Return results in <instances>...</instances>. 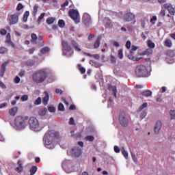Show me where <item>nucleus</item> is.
I'll return each mask as SVG.
<instances>
[{"mask_svg": "<svg viewBox=\"0 0 175 175\" xmlns=\"http://www.w3.org/2000/svg\"><path fill=\"white\" fill-rule=\"evenodd\" d=\"M49 77V73L45 68L35 71L32 75L33 81L36 84H42Z\"/></svg>", "mask_w": 175, "mask_h": 175, "instance_id": "f257e3e1", "label": "nucleus"}, {"mask_svg": "<svg viewBox=\"0 0 175 175\" xmlns=\"http://www.w3.org/2000/svg\"><path fill=\"white\" fill-rule=\"evenodd\" d=\"M59 137V133L51 130L45 133L44 136V141L46 146H50V144L54 142L55 139H58Z\"/></svg>", "mask_w": 175, "mask_h": 175, "instance_id": "f03ea898", "label": "nucleus"}, {"mask_svg": "<svg viewBox=\"0 0 175 175\" xmlns=\"http://www.w3.org/2000/svg\"><path fill=\"white\" fill-rule=\"evenodd\" d=\"M28 116L23 117L21 116H16L14 119V125L18 129H24L27 126Z\"/></svg>", "mask_w": 175, "mask_h": 175, "instance_id": "7ed1b4c3", "label": "nucleus"}, {"mask_svg": "<svg viewBox=\"0 0 175 175\" xmlns=\"http://www.w3.org/2000/svg\"><path fill=\"white\" fill-rule=\"evenodd\" d=\"M135 75L137 77H148V70L146 66L139 65L135 68Z\"/></svg>", "mask_w": 175, "mask_h": 175, "instance_id": "20e7f679", "label": "nucleus"}, {"mask_svg": "<svg viewBox=\"0 0 175 175\" xmlns=\"http://www.w3.org/2000/svg\"><path fill=\"white\" fill-rule=\"evenodd\" d=\"M119 122L122 126H128V124H129V119L125 112H120L119 115Z\"/></svg>", "mask_w": 175, "mask_h": 175, "instance_id": "39448f33", "label": "nucleus"}, {"mask_svg": "<svg viewBox=\"0 0 175 175\" xmlns=\"http://www.w3.org/2000/svg\"><path fill=\"white\" fill-rule=\"evenodd\" d=\"M30 129H39V120L35 117H30L29 119Z\"/></svg>", "mask_w": 175, "mask_h": 175, "instance_id": "423d86ee", "label": "nucleus"}, {"mask_svg": "<svg viewBox=\"0 0 175 175\" xmlns=\"http://www.w3.org/2000/svg\"><path fill=\"white\" fill-rule=\"evenodd\" d=\"M70 17L74 20V21L77 24V23H80V19L79 18V11L76 10H70L69 11Z\"/></svg>", "mask_w": 175, "mask_h": 175, "instance_id": "0eeeda50", "label": "nucleus"}, {"mask_svg": "<svg viewBox=\"0 0 175 175\" xmlns=\"http://www.w3.org/2000/svg\"><path fill=\"white\" fill-rule=\"evenodd\" d=\"M82 21L84 25H85L87 27H90V24H92V21H91V16H90L88 13L83 14Z\"/></svg>", "mask_w": 175, "mask_h": 175, "instance_id": "6e6552de", "label": "nucleus"}, {"mask_svg": "<svg viewBox=\"0 0 175 175\" xmlns=\"http://www.w3.org/2000/svg\"><path fill=\"white\" fill-rule=\"evenodd\" d=\"M62 46L63 48V54H64V55H66V53H65V51H67L68 53L72 51V47L70 46V45H69V43L68 42V41L62 40Z\"/></svg>", "mask_w": 175, "mask_h": 175, "instance_id": "1a4fd4ad", "label": "nucleus"}, {"mask_svg": "<svg viewBox=\"0 0 175 175\" xmlns=\"http://www.w3.org/2000/svg\"><path fill=\"white\" fill-rule=\"evenodd\" d=\"M70 154L72 157H75V158H79L80 155H81V149L79 147H74L70 150Z\"/></svg>", "mask_w": 175, "mask_h": 175, "instance_id": "9d476101", "label": "nucleus"}, {"mask_svg": "<svg viewBox=\"0 0 175 175\" xmlns=\"http://www.w3.org/2000/svg\"><path fill=\"white\" fill-rule=\"evenodd\" d=\"M10 25H14L18 22V14L15 13L10 16L9 18Z\"/></svg>", "mask_w": 175, "mask_h": 175, "instance_id": "9b49d317", "label": "nucleus"}, {"mask_svg": "<svg viewBox=\"0 0 175 175\" xmlns=\"http://www.w3.org/2000/svg\"><path fill=\"white\" fill-rule=\"evenodd\" d=\"M163 8L167 9V10H168L170 14H171L172 16H174L175 10H174V8H173V5L172 4L165 3L163 5Z\"/></svg>", "mask_w": 175, "mask_h": 175, "instance_id": "f8f14e48", "label": "nucleus"}, {"mask_svg": "<svg viewBox=\"0 0 175 175\" xmlns=\"http://www.w3.org/2000/svg\"><path fill=\"white\" fill-rule=\"evenodd\" d=\"M134 18L135 14H132V12H127L124 16V20L126 22L133 21Z\"/></svg>", "mask_w": 175, "mask_h": 175, "instance_id": "ddd939ff", "label": "nucleus"}, {"mask_svg": "<svg viewBox=\"0 0 175 175\" xmlns=\"http://www.w3.org/2000/svg\"><path fill=\"white\" fill-rule=\"evenodd\" d=\"M175 55L173 51H168L167 53V61H170L172 64L174 61Z\"/></svg>", "mask_w": 175, "mask_h": 175, "instance_id": "4468645a", "label": "nucleus"}, {"mask_svg": "<svg viewBox=\"0 0 175 175\" xmlns=\"http://www.w3.org/2000/svg\"><path fill=\"white\" fill-rule=\"evenodd\" d=\"M161 128H162V122H161V120H158L156 124L154 125V133L156 135H158Z\"/></svg>", "mask_w": 175, "mask_h": 175, "instance_id": "2eb2a0df", "label": "nucleus"}, {"mask_svg": "<svg viewBox=\"0 0 175 175\" xmlns=\"http://www.w3.org/2000/svg\"><path fill=\"white\" fill-rule=\"evenodd\" d=\"M71 46L73 47L75 51H77L78 53H80V51H81V49H80L79 43H77L76 40H71Z\"/></svg>", "mask_w": 175, "mask_h": 175, "instance_id": "dca6fc26", "label": "nucleus"}, {"mask_svg": "<svg viewBox=\"0 0 175 175\" xmlns=\"http://www.w3.org/2000/svg\"><path fill=\"white\" fill-rule=\"evenodd\" d=\"M44 97L42 98V103L43 105H44V106H46V105H47L49 103V100L50 99V96L49 95V92H44Z\"/></svg>", "mask_w": 175, "mask_h": 175, "instance_id": "f3484780", "label": "nucleus"}, {"mask_svg": "<svg viewBox=\"0 0 175 175\" xmlns=\"http://www.w3.org/2000/svg\"><path fill=\"white\" fill-rule=\"evenodd\" d=\"M8 65V62H4L2 65H1V68L0 70V77H3V75H5V72H6V66Z\"/></svg>", "mask_w": 175, "mask_h": 175, "instance_id": "a211bd4d", "label": "nucleus"}, {"mask_svg": "<svg viewBox=\"0 0 175 175\" xmlns=\"http://www.w3.org/2000/svg\"><path fill=\"white\" fill-rule=\"evenodd\" d=\"M100 40H102V36H99L94 44V49H99L100 46Z\"/></svg>", "mask_w": 175, "mask_h": 175, "instance_id": "6ab92c4d", "label": "nucleus"}, {"mask_svg": "<svg viewBox=\"0 0 175 175\" xmlns=\"http://www.w3.org/2000/svg\"><path fill=\"white\" fill-rule=\"evenodd\" d=\"M17 111H18V108L16 107L10 109L9 113L10 116H12V117H14L16 114H17Z\"/></svg>", "mask_w": 175, "mask_h": 175, "instance_id": "aec40b11", "label": "nucleus"}, {"mask_svg": "<svg viewBox=\"0 0 175 175\" xmlns=\"http://www.w3.org/2000/svg\"><path fill=\"white\" fill-rule=\"evenodd\" d=\"M18 167H17L15 170L16 172H17L18 173H21V172H23V170H24V168L23 167V163H21V161H18Z\"/></svg>", "mask_w": 175, "mask_h": 175, "instance_id": "412c9836", "label": "nucleus"}, {"mask_svg": "<svg viewBox=\"0 0 175 175\" xmlns=\"http://www.w3.org/2000/svg\"><path fill=\"white\" fill-rule=\"evenodd\" d=\"M141 95L142 96H146V97L151 96V95H152V92L150 90H146L141 92Z\"/></svg>", "mask_w": 175, "mask_h": 175, "instance_id": "4be33fe9", "label": "nucleus"}, {"mask_svg": "<svg viewBox=\"0 0 175 175\" xmlns=\"http://www.w3.org/2000/svg\"><path fill=\"white\" fill-rule=\"evenodd\" d=\"M152 49L151 48H148L142 53V55H150L152 53Z\"/></svg>", "mask_w": 175, "mask_h": 175, "instance_id": "5701e85b", "label": "nucleus"}, {"mask_svg": "<svg viewBox=\"0 0 175 175\" xmlns=\"http://www.w3.org/2000/svg\"><path fill=\"white\" fill-rule=\"evenodd\" d=\"M71 137H73L74 139H79V137H81V133H75V131H72Z\"/></svg>", "mask_w": 175, "mask_h": 175, "instance_id": "b1692460", "label": "nucleus"}, {"mask_svg": "<svg viewBox=\"0 0 175 175\" xmlns=\"http://www.w3.org/2000/svg\"><path fill=\"white\" fill-rule=\"evenodd\" d=\"M31 36V43H33V44H36L37 43L36 40H38V36L33 33Z\"/></svg>", "mask_w": 175, "mask_h": 175, "instance_id": "393cba45", "label": "nucleus"}, {"mask_svg": "<svg viewBox=\"0 0 175 175\" xmlns=\"http://www.w3.org/2000/svg\"><path fill=\"white\" fill-rule=\"evenodd\" d=\"M38 172V167L36 165H33L30 170H29V172H30V175H33L35 174V173H36Z\"/></svg>", "mask_w": 175, "mask_h": 175, "instance_id": "a878e982", "label": "nucleus"}, {"mask_svg": "<svg viewBox=\"0 0 175 175\" xmlns=\"http://www.w3.org/2000/svg\"><path fill=\"white\" fill-rule=\"evenodd\" d=\"M111 88H112V92H113L115 98H117V87L116 86L112 87L111 85H109L108 87L109 90H111Z\"/></svg>", "mask_w": 175, "mask_h": 175, "instance_id": "bb28decb", "label": "nucleus"}, {"mask_svg": "<svg viewBox=\"0 0 175 175\" xmlns=\"http://www.w3.org/2000/svg\"><path fill=\"white\" fill-rule=\"evenodd\" d=\"M164 45L165 46V47H172V40H170V39L169 38L165 39L164 42Z\"/></svg>", "mask_w": 175, "mask_h": 175, "instance_id": "cd10ccee", "label": "nucleus"}, {"mask_svg": "<svg viewBox=\"0 0 175 175\" xmlns=\"http://www.w3.org/2000/svg\"><path fill=\"white\" fill-rule=\"evenodd\" d=\"M121 151H122V154L123 157L125 158V159H128V157H129V154L126 152V150H125V148L124 147H122L121 148Z\"/></svg>", "mask_w": 175, "mask_h": 175, "instance_id": "c85d7f7f", "label": "nucleus"}, {"mask_svg": "<svg viewBox=\"0 0 175 175\" xmlns=\"http://www.w3.org/2000/svg\"><path fill=\"white\" fill-rule=\"evenodd\" d=\"M49 52H50V48L47 46L42 48L40 50L41 54H47V53H49Z\"/></svg>", "mask_w": 175, "mask_h": 175, "instance_id": "c756f323", "label": "nucleus"}, {"mask_svg": "<svg viewBox=\"0 0 175 175\" xmlns=\"http://www.w3.org/2000/svg\"><path fill=\"white\" fill-rule=\"evenodd\" d=\"M55 21V18L49 17V18L46 19V23H47L49 25L53 24Z\"/></svg>", "mask_w": 175, "mask_h": 175, "instance_id": "7c9ffc66", "label": "nucleus"}, {"mask_svg": "<svg viewBox=\"0 0 175 175\" xmlns=\"http://www.w3.org/2000/svg\"><path fill=\"white\" fill-rule=\"evenodd\" d=\"M77 68H78L79 70H80L81 75H84V73H85V68L82 67L81 64H78Z\"/></svg>", "mask_w": 175, "mask_h": 175, "instance_id": "2f4dec72", "label": "nucleus"}, {"mask_svg": "<svg viewBox=\"0 0 175 175\" xmlns=\"http://www.w3.org/2000/svg\"><path fill=\"white\" fill-rule=\"evenodd\" d=\"M148 46L149 49H154L155 48V44L151 41V40H148Z\"/></svg>", "mask_w": 175, "mask_h": 175, "instance_id": "473e14b6", "label": "nucleus"}, {"mask_svg": "<svg viewBox=\"0 0 175 175\" xmlns=\"http://www.w3.org/2000/svg\"><path fill=\"white\" fill-rule=\"evenodd\" d=\"M85 140H86V142H94V140H95V137L92 135H88L85 137Z\"/></svg>", "mask_w": 175, "mask_h": 175, "instance_id": "72a5a7b5", "label": "nucleus"}, {"mask_svg": "<svg viewBox=\"0 0 175 175\" xmlns=\"http://www.w3.org/2000/svg\"><path fill=\"white\" fill-rule=\"evenodd\" d=\"M44 16H46V13H44V12L41 13V14L40 15V16L38 17V19L37 21L38 24H40V23H42V20H43V18H44Z\"/></svg>", "mask_w": 175, "mask_h": 175, "instance_id": "f704fd0d", "label": "nucleus"}, {"mask_svg": "<svg viewBox=\"0 0 175 175\" xmlns=\"http://www.w3.org/2000/svg\"><path fill=\"white\" fill-rule=\"evenodd\" d=\"M130 152L131 154V157H132L133 161L135 163H137V157H136V155L135 154V153H133V152H132V150H131Z\"/></svg>", "mask_w": 175, "mask_h": 175, "instance_id": "c9c22d12", "label": "nucleus"}, {"mask_svg": "<svg viewBox=\"0 0 175 175\" xmlns=\"http://www.w3.org/2000/svg\"><path fill=\"white\" fill-rule=\"evenodd\" d=\"M25 65H27V66H33V65H35V61L28 60L26 62Z\"/></svg>", "mask_w": 175, "mask_h": 175, "instance_id": "e433bc0d", "label": "nucleus"}, {"mask_svg": "<svg viewBox=\"0 0 175 175\" xmlns=\"http://www.w3.org/2000/svg\"><path fill=\"white\" fill-rule=\"evenodd\" d=\"M46 113H47V109L46 108L42 109L39 111L40 116H46Z\"/></svg>", "mask_w": 175, "mask_h": 175, "instance_id": "4c0bfd02", "label": "nucleus"}, {"mask_svg": "<svg viewBox=\"0 0 175 175\" xmlns=\"http://www.w3.org/2000/svg\"><path fill=\"white\" fill-rule=\"evenodd\" d=\"M29 16V12L26 11L23 15V21L26 22L28 20V17Z\"/></svg>", "mask_w": 175, "mask_h": 175, "instance_id": "58836bf2", "label": "nucleus"}, {"mask_svg": "<svg viewBox=\"0 0 175 175\" xmlns=\"http://www.w3.org/2000/svg\"><path fill=\"white\" fill-rule=\"evenodd\" d=\"M58 25L60 28H64L65 27V21L64 20H59Z\"/></svg>", "mask_w": 175, "mask_h": 175, "instance_id": "ea45409f", "label": "nucleus"}, {"mask_svg": "<svg viewBox=\"0 0 175 175\" xmlns=\"http://www.w3.org/2000/svg\"><path fill=\"white\" fill-rule=\"evenodd\" d=\"M38 9H39L38 5H36L33 6V16H36V14H38Z\"/></svg>", "mask_w": 175, "mask_h": 175, "instance_id": "a19ab883", "label": "nucleus"}, {"mask_svg": "<svg viewBox=\"0 0 175 175\" xmlns=\"http://www.w3.org/2000/svg\"><path fill=\"white\" fill-rule=\"evenodd\" d=\"M118 58H120V59H122V58H124V54L122 53V49H120L118 51Z\"/></svg>", "mask_w": 175, "mask_h": 175, "instance_id": "79ce46f5", "label": "nucleus"}, {"mask_svg": "<svg viewBox=\"0 0 175 175\" xmlns=\"http://www.w3.org/2000/svg\"><path fill=\"white\" fill-rule=\"evenodd\" d=\"M5 53H8V49L1 46L0 47V54H5Z\"/></svg>", "mask_w": 175, "mask_h": 175, "instance_id": "37998d69", "label": "nucleus"}, {"mask_svg": "<svg viewBox=\"0 0 175 175\" xmlns=\"http://www.w3.org/2000/svg\"><path fill=\"white\" fill-rule=\"evenodd\" d=\"M42 103V98L38 97L34 102V105H40Z\"/></svg>", "mask_w": 175, "mask_h": 175, "instance_id": "c03bdc74", "label": "nucleus"}, {"mask_svg": "<svg viewBox=\"0 0 175 175\" xmlns=\"http://www.w3.org/2000/svg\"><path fill=\"white\" fill-rule=\"evenodd\" d=\"M58 109L60 111H65V107H64V104L63 103H59V104Z\"/></svg>", "mask_w": 175, "mask_h": 175, "instance_id": "a18cd8bd", "label": "nucleus"}, {"mask_svg": "<svg viewBox=\"0 0 175 175\" xmlns=\"http://www.w3.org/2000/svg\"><path fill=\"white\" fill-rule=\"evenodd\" d=\"M170 114L171 116V120H175V111L174 110H171L170 111Z\"/></svg>", "mask_w": 175, "mask_h": 175, "instance_id": "49530a36", "label": "nucleus"}, {"mask_svg": "<svg viewBox=\"0 0 175 175\" xmlns=\"http://www.w3.org/2000/svg\"><path fill=\"white\" fill-rule=\"evenodd\" d=\"M148 104L147 103H144L139 108V111H142V110H143L144 109H146V107H147Z\"/></svg>", "mask_w": 175, "mask_h": 175, "instance_id": "de8ad7c7", "label": "nucleus"}, {"mask_svg": "<svg viewBox=\"0 0 175 175\" xmlns=\"http://www.w3.org/2000/svg\"><path fill=\"white\" fill-rule=\"evenodd\" d=\"M127 57H128L129 59H131V61H134V59H135V56H133V55H132V51H130V54H129Z\"/></svg>", "mask_w": 175, "mask_h": 175, "instance_id": "09e8293b", "label": "nucleus"}, {"mask_svg": "<svg viewBox=\"0 0 175 175\" xmlns=\"http://www.w3.org/2000/svg\"><path fill=\"white\" fill-rule=\"evenodd\" d=\"M23 8L24 5H23L21 3H19L16 7V10H18V12H20V10H21V9H23Z\"/></svg>", "mask_w": 175, "mask_h": 175, "instance_id": "8fccbe9b", "label": "nucleus"}, {"mask_svg": "<svg viewBox=\"0 0 175 175\" xmlns=\"http://www.w3.org/2000/svg\"><path fill=\"white\" fill-rule=\"evenodd\" d=\"M160 15L162 16L163 17H165V16H166V10L163 8H161V10L160 12Z\"/></svg>", "mask_w": 175, "mask_h": 175, "instance_id": "3c124183", "label": "nucleus"}, {"mask_svg": "<svg viewBox=\"0 0 175 175\" xmlns=\"http://www.w3.org/2000/svg\"><path fill=\"white\" fill-rule=\"evenodd\" d=\"M114 151L116 152V154H118L120 152L121 149H120V147L115 146L113 148Z\"/></svg>", "mask_w": 175, "mask_h": 175, "instance_id": "603ef678", "label": "nucleus"}, {"mask_svg": "<svg viewBox=\"0 0 175 175\" xmlns=\"http://www.w3.org/2000/svg\"><path fill=\"white\" fill-rule=\"evenodd\" d=\"M157 16H152V18L150 19L151 24H153V25L155 24L154 21H157Z\"/></svg>", "mask_w": 175, "mask_h": 175, "instance_id": "864d4df0", "label": "nucleus"}, {"mask_svg": "<svg viewBox=\"0 0 175 175\" xmlns=\"http://www.w3.org/2000/svg\"><path fill=\"white\" fill-rule=\"evenodd\" d=\"M48 110L50 111V113H55V107H49Z\"/></svg>", "mask_w": 175, "mask_h": 175, "instance_id": "5fc2aeb1", "label": "nucleus"}, {"mask_svg": "<svg viewBox=\"0 0 175 175\" xmlns=\"http://www.w3.org/2000/svg\"><path fill=\"white\" fill-rule=\"evenodd\" d=\"M27 99H28V95L27 94H25L21 97L22 102H25V100H27Z\"/></svg>", "mask_w": 175, "mask_h": 175, "instance_id": "6e6d98bb", "label": "nucleus"}, {"mask_svg": "<svg viewBox=\"0 0 175 175\" xmlns=\"http://www.w3.org/2000/svg\"><path fill=\"white\" fill-rule=\"evenodd\" d=\"M147 116V112L146 111H143L142 113H141V116H140V118L142 120H143V118H146V116Z\"/></svg>", "mask_w": 175, "mask_h": 175, "instance_id": "4d7b16f0", "label": "nucleus"}, {"mask_svg": "<svg viewBox=\"0 0 175 175\" xmlns=\"http://www.w3.org/2000/svg\"><path fill=\"white\" fill-rule=\"evenodd\" d=\"M6 33H8V31H6V29H1L0 30V34L1 35H6Z\"/></svg>", "mask_w": 175, "mask_h": 175, "instance_id": "13d9d810", "label": "nucleus"}, {"mask_svg": "<svg viewBox=\"0 0 175 175\" xmlns=\"http://www.w3.org/2000/svg\"><path fill=\"white\" fill-rule=\"evenodd\" d=\"M20 81H21L20 77L17 76L14 79V81L16 84H18V83H20Z\"/></svg>", "mask_w": 175, "mask_h": 175, "instance_id": "bf43d9fd", "label": "nucleus"}, {"mask_svg": "<svg viewBox=\"0 0 175 175\" xmlns=\"http://www.w3.org/2000/svg\"><path fill=\"white\" fill-rule=\"evenodd\" d=\"M62 102H64V105H66V106H69V103H68V101H66V98H65V97L62 98Z\"/></svg>", "mask_w": 175, "mask_h": 175, "instance_id": "052dcab7", "label": "nucleus"}, {"mask_svg": "<svg viewBox=\"0 0 175 175\" xmlns=\"http://www.w3.org/2000/svg\"><path fill=\"white\" fill-rule=\"evenodd\" d=\"M117 59H116V57L113 55H111V64H116Z\"/></svg>", "mask_w": 175, "mask_h": 175, "instance_id": "680f3d73", "label": "nucleus"}, {"mask_svg": "<svg viewBox=\"0 0 175 175\" xmlns=\"http://www.w3.org/2000/svg\"><path fill=\"white\" fill-rule=\"evenodd\" d=\"M131 41H127L126 43V49H128V50H129L131 49Z\"/></svg>", "mask_w": 175, "mask_h": 175, "instance_id": "e2e57ef3", "label": "nucleus"}, {"mask_svg": "<svg viewBox=\"0 0 175 175\" xmlns=\"http://www.w3.org/2000/svg\"><path fill=\"white\" fill-rule=\"evenodd\" d=\"M35 50H36V49L35 48H31V49H29L28 50V53H29V54H33V53L35 52Z\"/></svg>", "mask_w": 175, "mask_h": 175, "instance_id": "0e129e2a", "label": "nucleus"}, {"mask_svg": "<svg viewBox=\"0 0 175 175\" xmlns=\"http://www.w3.org/2000/svg\"><path fill=\"white\" fill-rule=\"evenodd\" d=\"M92 57L95 59H99L100 58V56L99 55V54H94L92 55Z\"/></svg>", "mask_w": 175, "mask_h": 175, "instance_id": "69168bd1", "label": "nucleus"}, {"mask_svg": "<svg viewBox=\"0 0 175 175\" xmlns=\"http://www.w3.org/2000/svg\"><path fill=\"white\" fill-rule=\"evenodd\" d=\"M55 92H56V94H60V95H62V94H64V91H62L60 89H56Z\"/></svg>", "mask_w": 175, "mask_h": 175, "instance_id": "338daca9", "label": "nucleus"}, {"mask_svg": "<svg viewBox=\"0 0 175 175\" xmlns=\"http://www.w3.org/2000/svg\"><path fill=\"white\" fill-rule=\"evenodd\" d=\"M69 124L70 125H75V119L73 118H70Z\"/></svg>", "mask_w": 175, "mask_h": 175, "instance_id": "774afa93", "label": "nucleus"}]
</instances>
